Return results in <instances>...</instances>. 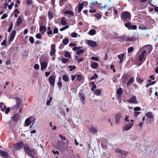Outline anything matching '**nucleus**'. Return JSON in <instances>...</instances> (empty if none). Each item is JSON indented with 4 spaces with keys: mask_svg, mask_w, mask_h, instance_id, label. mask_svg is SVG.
I'll return each instance as SVG.
<instances>
[{
    "mask_svg": "<svg viewBox=\"0 0 158 158\" xmlns=\"http://www.w3.org/2000/svg\"><path fill=\"white\" fill-rule=\"evenodd\" d=\"M121 17L122 20L127 21L131 19V14L129 12L124 11L122 12Z\"/></svg>",
    "mask_w": 158,
    "mask_h": 158,
    "instance_id": "nucleus-1",
    "label": "nucleus"
},
{
    "mask_svg": "<svg viewBox=\"0 0 158 158\" xmlns=\"http://www.w3.org/2000/svg\"><path fill=\"white\" fill-rule=\"evenodd\" d=\"M35 119L33 116H30L27 118L25 121L24 126L27 127L29 126L31 123L33 124L35 122Z\"/></svg>",
    "mask_w": 158,
    "mask_h": 158,
    "instance_id": "nucleus-2",
    "label": "nucleus"
},
{
    "mask_svg": "<svg viewBox=\"0 0 158 158\" xmlns=\"http://www.w3.org/2000/svg\"><path fill=\"white\" fill-rule=\"evenodd\" d=\"M23 145V143L22 142H20L15 144L14 147L16 150H19L21 149Z\"/></svg>",
    "mask_w": 158,
    "mask_h": 158,
    "instance_id": "nucleus-3",
    "label": "nucleus"
},
{
    "mask_svg": "<svg viewBox=\"0 0 158 158\" xmlns=\"http://www.w3.org/2000/svg\"><path fill=\"white\" fill-rule=\"evenodd\" d=\"M56 77L54 76H51L49 77V83L50 85L53 87L55 85Z\"/></svg>",
    "mask_w": 158,
    "mask_h": 158,
    "instance_id": "nucleus-4",
    "label": "nucleus"
},
{
    "mask_svg": "<svg viewBox=\"0 0 158 158\" xmlns=\"http://www.w3.org/2000/svg\"><path fill=\"white\" fill-rule=\"evenodd\" d=\"M57 148L60 151L63 152L65 149L63 143L61 142H58L57 145Z\"/></svg>",
    "mask_w": 158,
    "mask_h": 158,
    "instance_id": "nucleus-5",
    "label": "nucleus"
},
{
    "mask_svg": "<svg viewBox=\"0 0 158 158\" xmlns=\"http://www.w3.org/2000/svg\"><path fill=\"white\" fill-rule=\"evenodd\" d=\"M122 40L126 41H134L135 40V38L133 37H128L126 36H123L122 37Z\"/></svg>",
    "mask_w": 158,
    "mask_h": 158,
    "instance_id": "nucleus-6",
    "label": "nucleus"
},
{
    "mask_svg": "<svg viewBox=\"0 0 158 158\" xmlns=\"http://www.w3.org/2000/svg\"><path fill=\"white\" fill-rule=\"evenodd\" d=\"M121 116V114L120 113H117L115 115V118L116 123H120Z\"/></svg>",
    "mask_w": 158,
    "mask_h": 158,
    "instance_id": "nucleus-7",
    "label": "nucleus"
},
{
    "mask_svg": "<svg viewBox=\"0 0 158 158\" xmlns=\"http://www.w3.org/2000/svg\"><path fill=\"white\" fill-rule=\"evenodd\" d=\"M51 51L50 52V54L51 56L53 55L56 52V45L55 44H52L51 46Z\"/></svg>",
    "mask_w": 158,
    "mask_h": 158,
    "instance_id": "nucleus-8",
    "label": "nucleus"
},
{
    "mask_svg": "<svg viewBox=\"0 0 158 158\" xmlns=\"http://www.w3.org/2000/svg\"><path fill=\"white\" fill-rule=\"evenodd\" d=\"M87 44L90 47H94L96 46L97 43L94 41L91 40H87Z\"/></svg>",
    "mask_w": 158,
    "mask_h": 158,
    "instance_id": "nucleus-9",
    "label": "nucleus"
},
{
    "mask_svg": "<svg viewBox=\"0 0 158 158\" xmlns=\"http://www.w3.org/2000/svg\"><path fill=\"white\" fill-rule=\"evenodd\" d=\"M134 123H130L127 124L124 127H123V129L126 131L130 130L133 126Z\"/></svg>",
    "mask_w": 158,
    "mask_h": 158,
    "instance_id": "nucleus-10",
    "label": "nucleus"
},
{
    "mask_svg": "<svg viewBox=\"0 0 158 158\" xmlns=\"http://www.w3.org/2000/svg\"><path fill=\"white\" fill-rule=\"evenodd\" d=\"M115 152L117 153H119V156L122 157H124L126 156V154L125 152L119 149H116Z\"/></svg>",
    "mask_w": 158,
    "mask_h": 158,
    "instance_id": "nucleus-11",
    "label": "nucleus"
},
{
    "mask_svg": "<svg viewBox=\"0 0 158 158\" xmlns=\"http://www.w3.org/2000/svg\"><path fill=\"white\" fill-rule=\"evenodd\" d=\"M24 148L26 153L28 156L31 155V150L30 149L29 147L27 145H25L24 147Z\"/></svg>",
    "mask_w": 158,
    "mask_h": 158,
    "instance_id": "nucleus-12",
    "label": "nucleus"
},
{
    "mask_svg": "<svg viewBox=\"0 0 158 158\" xmlns=\"http://www.w3.org/2000/svg\"><path fill=\"white\" fill-rule=\"evenodd\" d=\"M128 102L130 103H137V101L135 96H133L130 98L128 100Z\"/></svg>",
    "mask_w": 158,
    "mask_h": 158,
    "instance_id": "nucleus-13",
    "label": "nucleus"
},
{
    "mask_svg": "<svg viewBox=\"0 0 158 158\" xmlns=\"http://www.w3.org/2000/svg\"><path fill=\"white\" fill-rule=\"evenodd\" d=\"M19 115L18 114H15L13 116L12 119L13 121L16 122L19 120Z\"/></svg>",
    "mask_w": 158,
    "mask_h": 158,
    "instance_id": "nucleus-14",
    "label": "nucleus"
},
{
    "mask_svg": "<svg viewBox=\"0 0 158 158\" xmlns=\"http://www.w3.org/2000/svg\"><path fill=\"white\" fill-rule=\"evenodd\" d=\"M79 98L81 101L82 103L83 104H84L85 103V95L81 94H80L79 95Z\"/></svg>",
    "mask_w": 158,
    "mask_h": 158,
    "instance_id": "nucleus-15",
    "label": "nucleus"
},
{
    "mask_svg": "<svg viewBox=\"0 0 158 158\" xmlns=\"http://www.w3.org/2000/svg\"><path fill=\"white\" fill-rule=\"evenodd\" d=\"M48 64L45 62H43L41 63V69L42 71L46 68Z\"/></svg>",
    "mask_w": 158,
    "mask_h": 158,
    "instance_id": "nucleus-16",
    "label": "nucleus"
},
{
    "mask_svg": "<svg viewBox=\"0 0 158 158\" xmlns=\"http://www.w3.org/2000/svg\"><path fill=\"white\" fill-rule=\"evenodd\" d=\"M23 21L22 17L21 16H19L16 21V24L18 26L20 25Z\"/></svg>",
    "mask_w": 158,
    "mask_h": 158,
    "instance_id": "nucleus-17",
    "label": "nucleus"
},
{
    "mask_svg": "<svg viewBox=\"0 0 158 158\" xmlns=\"http://www.w3.org/2000/svg\"><path fill=\"white\" fill-rule=\"evenodd\" d=\"M146 52L145 50L139 56V59L140 61H142L144 58L145 54L146 53Z\"/></svg>",
    "mask_w": 158,
    "mask_h": 158,
    "instance_id": "nucleus-18",
    "label": "nucleus"
},
{
    "mask_svg": "<svg viewBox=\"0 0 158 158\" xmlns=\"http://www.w3.org/2000/svg\"><path fill=\"white\" fill-rule=\"evenodd\" d=\"M124 56V54L123 53L121 54L118 56V58L120 60V63H121L123 62Z\"/></svg>",
    "mask_w": 158,
    "mask_h": 158,
    "instance_id": "nucleus-19",
    "label": "nucleus"
},
{
    "mask_svg": "<svg viewBox=\"0 0 158 158\" xmlns=\"http://www.w3.org/2000/svg\"><path fill=\"white\" fill-rule=\"evenodd\" d=\"M46 27L41 26L40 27V31L42 34H43L46 31Z\"/></svg>",
    "mask_w": 158,
    "mask_h": 158,
    "instance_id": "nucleus-20",
    "label": "nucleus"
},
{
    "mask_svg": "<svg viewBox=\"0 0 158 158\" xmlns=\"http://www.w3.org/2000/svg\"><path fill=\"white\" fill-rule=\"evenodd\" d=\"M146 116L147 117L149 118H152L153 117V115L152 112H148L146 114Z\"/></svg>",
    "mask_w": 158,
    "mask_h": 158,
    "instance_id": "nucleus-21",
    "label": "nucleus"
},
{
    "mask_svg": "<svg viewBox=\"0 0 158 158\" xmlns=\"http://www.w3.org/2000/svg\"><path fill=\"white\" fill-rule=\"evenodd\" d=\"M94 93L96 95L99 96L101 94V91L99 89H96L94 91Z\"/></svg>",
    "mask_w": 158,
    "mask_h": 158,
    "instance_id": "nucleus-22",
    "label": "nucleus"
},
{
    "mask_svg": "<svg viewBox=\"0 0 158 158\" xmlns=\"http://www.w3.org/2000/svg\"><path fill=\"white\" fill-rule=\"evenodd\" d=\"M0 155L4 157H7L8 156L6 152L2 150H0Z\"/></svg>",
    "mask_w": 158,
    "mask_h": 158,
    "instance_id": "nucleus-23",
    "label": "nucleus"
},
{
    "mask_svg": "<svg viewBox=\"0 0 158 158\" xmlns=\"http://www.w3.org/2000/svg\"><path fill=\"white\" fill-rule=\"evenodd\" d=\"M98 66V64L96 62H94L91 64V67L94 69H96Z\"/></svg>",
    "mask_w": 158,
    "mask_h": 158,
    "instance_id": "nucleus-24",
    "label": "nucleus"
},
{
    "mask_svg": "<svg viewBox=\"0 0 158 158\" xmlns=\"http://www.w3.org/2000/svg\"><path fill=\"white\" fill-rule=\"evenodd\" d=\"M134 78L133 77H131L128 81L127 83V85L128 86L130 85L134 81Z\"/></svg>",
    "mask_w": 158,
    "mask_h": 158,
    "instance_id": "nucleus-25",
    "label": "nucleus"
},
{
    "mask_svg": "<svg viewBox=\"0 0 158 158\" xmlns=\"http://www.w3.org/2000/svg\"><path fill=\"white\" fill-rule=\"evenodd\" d=\"M145 48H146L145 50H147V52L149 53H150L152 51V47L151 45H148L146 46Z\"/></svg>",
    "mask_w": 158,
    "mask_h": 158,
    "instance_id": "nucleus-26",
    "label": "nucleus"
},
{
    "mask_svg": "<svg viewBox=\"0 0 158 158\" xmlns=\"http://www.w3.org/2000/svg\"><path fill=\"white\" fill-rule=\"evenodd\" d=\"M85 2H84L82 3H80L79 4V6L78 8V11L79 12H80L82 10L83 8V4Z\"/></svg>",
    "mask_w": 158,
    "mask_h": 158,
    "instance_id": "nucleus-27",
    "label": "nucleus"
},
{
    "mask_svg": "<svg viewBox=\"0 0 158 158\" xmlns=\"http://www.w3.org/2000/svg\"><path fill=\"white\" fill-rule=\"evenodd\" d=\"M96 33V31L95 30L92 29L90 30L88 33V34L91 35H93Z\"/></svg>",
    "mask_w": 158,
    "mask_h": 158,
    "instance_id": "nucleus-28",
    "label": "nucleus"
},
{
    "mask_svg": "<svg viewBox=\"0 0 158 158\" xmlns=\"http://www.w3.org/2000/svg\"><path fill=\"white\" fill-rule=\"evenodd\" d=\"M61 23L63 25H65L67 24L66 18L65 17H64L62 18L61 21Z\"/></svg>",
    "mask_w": 158,
    "mask_h": 158,
    "instance_id": "nucleus-29",
    "label": "nucleus"
},
{
    "mask_svg": "<svg viewBox=\"0 0 158 158\" xmlns=\"http://www.w3.org/2000/svg\"><path fill=\"white\" fill-rule=\"evenodd\" d=\"M16 100L17 105H18V106H20V105L22 102L21 99L19 98H17Z\"/></svg>",
    "mask_w": 158,
    "mask_h": 158,
    "instance_id": "nucleus-30",
    "label": "nucleus"
},
{
    "mask_svg": "<svg viewBox=\"0 0 158 158\" xmlns=\"http://www.w3.org/2000/svg\"><path fill=\"white\" fill-rule=\"evenodd\" d=\"M0 107L1 110L3 111L5 109H6V106L4 105V103L3 102H2L0 103Z\"/></svg>",
    "mask_w": 158,
    "mask_h": 158,
    "instance_id": "nucleus-31",
    "label": "nucleus"
},
{
    "mask_svg": "<svg viewBox=\"0 0 158 158\" xmlns=\"http://www.w3.org/2000/svg\"><path fill=\"white\" fill-rule=\"evenodd\" d=\"M75 59L76 60H77L79 62H80L84 60V59L83 58H79V57L77 56H75Z\"/></svg>",
    "mask_w": 158,
    "mask_h": 158,
    "instance_id": "nucleus-32",
    "label": "nucleus"
},
{
    "mask_svg": "<svg viewBox=\"0 0 158 158\" xmlns=\"http://www.w3.org/2000/svg\"><path fill=\"white\" fill-rule=\"evenodd\" d=\"M89 131L93 133H96L97 132V130L95 128L91 127L89 128Z\"/></svg>",
    "mask_w": 158,
    "mask_h": 158,
    "instance_id": "nucleus-33",
    "label": "nucleus"
},
{
    "mask_svg": "<svg viewBox=\"0 0 158 158\" xmlns=\"http://www.w3.org/2000/svg\"><path fill=\"white\" fill-rule=\"evenodd\" d=\"M125 26L126 27L129 29H131V24L130 23L127 22L125 23Z\"/></svg>",
    "mask_w": 158,
    "mask_h": 158,
    "instance_id": "nucleus-34",
    "label": "nucleus"
},
{
    "mask_svg": "<svg viewBox=\"0 0 158 158\" xmlns=\"http://www.w3.org/2000/svg\"><path fill=\"white\" fill-rule=\"evenodd\" d=\"M63 79L64 81L67 82L69 80V78L66 75H64L63 76Z\"/></svg>",
    "mask_w": 158,
    "mask_h": 158,
    "instance_id": "nucleus-35",
    "label": "nucleus"
},
{
    "mask_svg": "<svg viewBox=\"0 0 158 158\" xmlns=\"http://www.w3.org/2000/svg\"><path fill=\"white\" fill-rule=\"evenodd\" d=\"M146 147L145 146L141 145L139 147L140 151L143 152L145 150Z\"/></svg>",
    "mask_w": 158,
    "mask_h": 158,
    "instance_id": "nucleus-36",
    "label": "nucleus"
},
{
    "mask_svg": "<svg viewBox=\"0 0 158 158\" xmlns=\"http://www.w3.org/2000/svg\"><path fill=\"white\" fill-rule=\"evenodd\" d=\"M61 60L63 63L65 64L69 60L65 58H63L61 59Z\"/></svg>",
    "mask_w": 158,
    "mask_h": 158,
    "instance_id": "nucleus-37",
    "label": "nucleus"
},
{
    "mask_svg": "<svg viewBox=\"0 0 158 158\" xmlns=\"http://www.w3.org/2000/svg\"><path fill=\"white\" fill-rule=\"evenodd\" d=\"M65 13L67 14H69L71 15H73L74 14V13L73 12L70 10L66 11L65 12Z\"/></svg>",
    "mask_w": 158,
    "mask_h": 158,
    "instance_id": "nucleus-38",
    "label": "nucleus"
},
{
    "mask_svg": "<svg viewBox=\"0 0 158 158\" xmlns=\"http://www.w3.org/2000/svg\"><path fill=\"white\" fill-rule=\"evenodd\" d=\"M36 153V151L34 149H32L31 150V155H29V156H33V155H35Z\"/></svg>",
    "mask_w": 158,
    "mask_h": 158,
    "instance_id": "nucleus-39",
    "label": "nucleus"
},
{
    "mask_svg": "<svg viewBox=\"0 0 158 158\" xmlns=\"http://www.w3.org/2000/svg\"><path fill=\"white\" fill-rule=\"evenodd\" d=\"M98 4V2L97 1H95L94 2V1H92V2L89 4L90 5H91L90 8H92L91 6L94 5L95 6H96Z\"/></svg>",
    "mask_w": 158,
    "mask_h": 158,
    "instance_id": "nucleus-40",
    "label": "nucleus"
},
{
    "mask_svg": "<svg viewBox=\"0 0 158 158\" xmlns=\"http://www.w3.org/2000/svg\"><path fill=\"white\" fill-rule=\"evenodd\" d=\"M84 52V51L83 49H78L76 51V54L77 55H79L80 54L83 53Z\"/></svg>",
    "mask_w": 158,
    "mask_h": 158,
    "instance_id": "nucleus-41",
    "label": "nucleus"
},
{
    "mask_svg": "<svg viewBox=\"0 0 158 158\" xmlns=\"http://www.w3.org/2000/svg\"><path fill=\"white\" fill-rule=\"evenodd\" d=\"M122 90L121 88H119L117 91V93L119 95H120L122 93Z\"/></svg>",
    "mask_w": 158,
    "mask_h": 158,
    "instance_id": "nucleus-42",
    "label": "nucleus"
},
{
    "mask_svg": "<svg viewBox=\"0 0 158 158\" xmlns=\"http://www.w3.org/2000/svg\"><path fill=\"white\" fill-rule=\"evenodd\" d=\"M7 37H6L2 42L1 43L2 46H5L6 45Z\"/></svg>",
    "mask_w": 158,
    "mask_h": 158,
    "instance_id": "nucleus-43",
    "label": "nucleus"
},
{
    "mask_svg": "<svg viewBox=\"0 0 158 158\" xmlns=\"http://www.w3.org/2000/svg\"><path fill=\"white\" fill-rule=\"evenodd\" d=\"M69 40L68 39H64L63 40V43L65 45H67L69 43Z\"/></svg>",
    "mask_w": 158,
    "mask_h": 158,
    "instance_id": "nucleus-44",
    "label": "nucleus"
},
{
    "mask_svg": "<svg viewBox=\"0 0 158 158\" xmlns=\"http://www.w3.org/2000/svg\"><path fill=\"white\" fill-rule=\"evenodd\" d=\"M68 68L69 69V71H72L74 70L76 68V66H69L68 67Z\"/></svg>",
    "mask_w": 158,
    "mask_h": 158,
    "instance_id": "nucleus-45",
    "label": "nucleus"
},
{
    "mask_svg": "<svg viewBox=\"0 0 158 158\" xmlns=\"http://www.w3.org/2000/svg\"><path fill=\"white\" fill-rule=\"evenodd\" d=\"M69 26L67 25H66L64 26V27H63L60 28V30L61 31H63L64 30H65L67 29H68V28H69Z\"/></svg>",
    "mask_w": 158,
    "mask_h": 158,
    "instance_id": "nucleus-46",
    "label": "nucleus"
},
{
    "mask_svg": "<svg viewBox=\"0 0 158 158\" xmlns=\"http://www.w3.org/2000/svg\"><path fill=\"white\" fill-rule=\"evenodd\" d=\"M29 40L32 44H34V40L32 36H30L29 38Z\"/></svg>",
    "mask_w": 158,
    "mask_h": 158,
    "instance_id": "nucleus-47",
    "label": "nucleus"
},
{
    "mask_svg": "<svg viewBox=\"0 0 158 158\" xmlns=\"http://www.w3.org/2000/svg\"><path fill=\"white\" fill-rule=\"evenodd\" d=\"M20 106H18V105H17L16 106H15L13 108L12 110L15 112L17 111V109H18L19 107Z\"/></svg>",
    "mask_w": 158,
    "mask_h": 158,
    "instance_id": "nucleus-48",
    "label": "nucleus"
},
{
    "mask_svg": "<svg viewBox=\"0 0 158 158\" xmlns=\"http://www.w3.org/2000/svg\"><path fill=\"white\" fill-rule=\"evenodd\" d=\"M98 77V75L96 73H95L94 76L90 78V80H96Z\"/></svg>",
    "mask_w": 158,
    "mask_h": 158,
    "instance_id": "nucleus-49",
    "label": "nucleus"
},
{
    "mask_svg": "<svg viewBox=\"0 0 158 158\" xmlns=\"http://www.w3.org/2000/svg\"><path fill=\"white\" fill-rule=\"evenodd\" d=\"M82 79V76L80 74H77V80L78 81H80Z\"/></svg>",
    "mask_w": 158,
    "mask_h": 158,
    "instance_id": "nucleus-50",
    "label": "nucleus"
},
{
    "mask_svg": "<svg viewBox=\"0 0 158 158\" xmlns=\"http://www.w3.org/2000/svg\"><path fill=\"white\" fill-rule=\"evenodd\" d=\"M52 97H50V98H49V99L47 100V102H46V105H50V104L51 101H52Z\"/></svg>",
    "mask_w": 158,
    "mask_h": 158,
    "instance_id": "nucleus-51",
    "label": "nucleus"
},
{
    "mask_svg": "<svg viewBox=\"0 0 158 158\" xmlns=\"http://www.w3.org/2000/svg\"><path fill=\"white\" fill-rule=\"evenodd\" d=\"M77 33L75 32H73L71 33L70 36L72 37L75 38L77 37Z\"/></svg>",
    "mask_w": 158,
    "mask_h": 158,
    "instance_id": "nucleus-52",
    "label": "nucleus"
},
{
    "mask_svg": "<svg viewBox=\"0 0 158 158\" xmlns=\"http://www.w3.org/2000/svg\"><path fill=\"white\" fill-rule=\"evenodd\" d=\"M65 57H67L69 58H70L71 57V55L68 52H66L64 55Z\"/></svg>",
    "mask_w": 158,
    "mask_h": 158,
    "instance_id": "nucleus-53",
    "label": "nucleus"
},
{
    "mask_svg": "<svg viewBox=\"0 0 158 158\" xmlns=\"http://www.w3.org/2000/svg\"><path fill=\"white\" fill-rule=\"evenodd\" d=\"M95 16L96 18L98 19H101L102 17V15L99 13L96 14L95 15Z\"/></svg>",
    "mask_w": 158,
    "mask_h": 158,
    "instance_id": "nucleus-54",
    "label": "nucleus"
},
{
    "mask_svg": "<svg viewBox=\"0 0 158 158\" xmlns=\"http://www.w3.org/2000/svg\"><path fill=\"white\" fill-rule=\"evenodd\" d=\"M48 15L49 19H52L53 17L52 14L51 12L49 11L48 13Z\"/></svg>",
    "mask_w": 158,
    "mask_h": 158,
    "instance_id": "nucleus-55",
    "label": "nucleus"
},
{
    "mask_svg": "<svg viewBox=\"0 0 158 158\" xmlns=\"http://www.w3.org/2000/svg\"><path fill=\"white\" fill-rule=\"evenodd\" d=\"M42 35L40 33H38L36 35V37L38 39H41Z\"/></svg>",
    "mask_w": 158,
    "mask_h": 158,
    "instance_id": "nucleus-56",
    "label": "nucleus"
},
{
    "mask_svg": "<svg viewBox=\"0 0 158 158\" xmlns=\"http://www.w3.org/2000/svg\"><path fill=\"white\" fill-rule=\"evenodd\" d=\"M16 34V31L15 30H13L12 32V33H11L10 36L15 37Z\"/></svg>",
    "mask_w": 158,
    "mask_h": 158,
    "instance_id": "nucleus-57",
    "label": "nucleus"
},
{
    "mask_svg": "<svg viewBox=\"0 0 158 158\" xmlns=\"http://www.w3.org/2000/svg\"><path fill=\"white\" fill-rule=\"evenodd\" d=\"M91 59L92 60H95L96 61H98L99 60V59L98 58L94 56H92L91 57Z\"/></svg>",
    "mask_w": 158,
    "mask_h": 158,
    "instance_id": "nucleus-58",
    "label": "nucleus"
},
{
    "mask_svg": "<svg viewBox=\"0 0 158 158\" xmlns=\"http://www.w3.org/2000/svg\"><path fill=\"white\" fill-rule=\"evenodd\" d=\"M13 27V25L12 24H11L10 25V26H9L8 30V32H10L11 30H12V28Z\"/></svg>",
    "mask_w": 158,
    "mask_h": 158,
    "instance_id": "nucleus-59",
    "label": "nucleus"
},
{
    "mask_svg": "<svg viewBox=\"0 0 158 158\" xmlns=\"http://www.w3.org/2000/svg\"><path fill=\"white\" fill-rule=\"evenodd\" d=\"M7 17V15L6 14H4L1 17V19H3L6 18Z\"/></svg>",
    "mask_w": 158,
    "mask_h": 158,
    "instance_id": "nucleus-60",
    "label": "nucleus"
},
{
    "mask_svg": "<svg viewBox=\"0 0 158 158\" xmlns=\"http://www.w3.org/2000/svg\"><path fill=\"white\" fill-rule=\"evenodd\" d=\"M58 85L60 89L61 88V87L62 86V83L60 81H59L58 82Z\"/></svg>",
    "mask_w": 158,
    "mask_h": 158,
    "instance_id": "nucleus-61",
    "label": "nucleus"
},
{
    "mask_svg": "<svg viewBox=\"0 0 158 158\" xmlns=\"http://www.w3.org/2000/svg\"><path fill=\"white\" fill-rule=\"evenodd\" d=\"M140 108L139 107H136L134 108V110L135 111H139L140 110Z\"/></svg>",
    "mask_w": 158,
    "mask_h": 158,
    "instance_id": "nucleus-62",
    "label": "nucleus"
},
{
    "mask_svg": "<svg viewBox=\"0 0 158 158\" xmlns=\"http://www.w3.org/2000/svg\"><path fill=\"white\" fill-rule=\"evenodd\" d=\"M34 67L35 69L37 70L39 69V66L38 64H35Z\"/></svg>",
    "mask_w": 158,
    "mask_h": 158,
    "instance_id": "nucleus-63",
    "label": "nucleus"
},
{
    "mask_svg": "<svg viewBox=\"0 0 158 158\" xmlns=\"http://www.w3.org/2000/svg\"><path fill=\"white\" fill-rule=\"evenodd\" d=\"M134 50V48L133 47H130L128 49V52H130L133 51Z\"/></svg>",
    "mask_w": 158,
    "mask_h": 158,
    "instance_id": "nucleus-64",
    "label": "nucleus"
}]
</instances>
